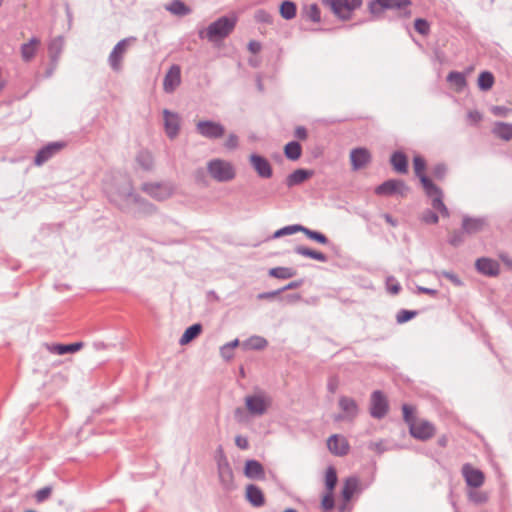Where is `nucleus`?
<instances>
[{
    "label": "nucleus",
    "instance_id": "28",
    "mask_svg": "<svg viewBox=\"0 0 512 512\" xmlns=\"http://www.w3.org/2000/svg\"><path fill=\"white\" fill-rule=\"evenodd\" d=\"M339 406L346 413L345 418L349 420L354 419L358 414V405L356 401L350 397H340Z\"/></svg>",
    "mask_w": 512,
    "mask_h": 512
},
{
    "label": "nucleus",
    "instance_id": "40",
    "mask_svg": "<svg viewBox=\"0 0 512 512\" xmlns=\"http://www.w3.org/2000/svg\"><path fill=\"white\" fill-rule=\"evenodd\" d=\"M495 78L490 71H482L478 76V87L482 91H488L493 87Z\"/></svg>",
    "mask_w": 512,
    "mask_h": 512
},
{
    "label": "nucleus",
    "instance_id": "16",
    "mask_svg": "<svg viewBox=\"0 0 512 512\" xmlns=\"http://www.w3.org/2000/svg\"><path fill=\"white\" fill-rule=\"evenodd\" d=\"M163 116L165 132L170 139H174L180 131V118L177 113L168 109L163 110Z\"/></svg>",
    "mask_w": 512,
    "mask_h": 512
},
{
    "label": "nucleus",
    "instance_id": "51",
    "mask_svg": "<svg viewBox=\"0 0 512 512\" xmlns=\"http://www.w3.org/2000/svg\"><path fill=\"white\" fill-rule=\"evenodd\" d=\"M436 274L439 277H444V278L448 279L456 287H461L464 285L463 281L459 278V276L452 271L443 270V271L437 272Z\"/></svg>",
    "mask_w": 512,
    "mask_h": 512
},
{
    "label": "nucleus",
    "instance_id": "21",
    "mask_svg": "<svg viewBox=\"0 0 512 512\" xmlns=\"http://www.w3.org/2000/svg\"><path fill=\"white\" fill-rule=\"evenodd\" d=\"M181 82V70L178 65H172L166 73L163 81V87L165 92L170 93L179 86Z\"/></svg>",
    "mask_w": 512,
    "mask_h": 512
},
{
    "label": "nucleus",
    "instance_id": "53",
    "mask_svg": "<svg viewBox=\"0 0 512 512\" xmlns=\"http://www.w3.org/2000/svg\"><path fill=\"white\" fill-rule=\"evenodd\" d=\"M413 166L416 176L421 180V177L423 175H426L424 173V170L426 168V162L424 158H422L421 156H415L413 158Z\"/></svg>",
    "mask_w": 512,
    "mask_h": 512
},
{
    "label": "nucleus",
    "instance_id": "20",
    "mask_svg": "<svg viewBox=\"0 0 512 512\" xmlns=\"http://www.w3.org/2000/svg\"><path fill=\"white\" fill-rule=\"evenodd\" d=\"M124 197L126 200H132L133 203L137 204L139 206V210L144 214L151 215L157 210L154 204L135 193L132 187H130V189L124 194Z\"/></svg>",
    "mask_w": 512,
    "mask_h": 512
},
{
    "label": "nucleus",
    "instance_id": "29",
    "mask_svg": "<svg viewBox=\"0 0 512 512\" xmlns=\"http://www.w3.org/2000/svg\"><path fill=\"white\" fill-rule=\"evenodd\" d=\"M165 9L171 14L179 17L189 15L192 12V9L182 0H172L170 3L165 5Z\"/></svg>",
    "mask_w": 512,
    "mask_h": 512
},
{
    "label": "nucleus",
    "instance_id": "58",
    "mask_svg": "<svg viewBox=\"0 0 512 512\" xmlns=\"http://www.w3.org/2000/svg\"><path fill=\"white\" fill-rule=\"evenodd\" d=\"M52 493V488L50 486H45L39 489L35 494V499L37 502H44L46 499L50 497Z\"/></svg>",
    "mask_w": 512,
    "mask_h": 512
},
{
    "label": "nucleus",
    "instance_id": "60",
    "mask_svg": "<svg viewBox=\"0 0 512 512\" xmlns=\"http://www.w3.org/2000/svg\"><path fill=\"white\" fill-rule=\"evenodd\" d=\"M343 4H346L345 13H347L350 18L352 11L361 6L362 0H343Z\"/></svg>",
    "mask_w": 512,
    "mask_h": 512
},
{
    "label": "nucleus",
    "instance_id": "18",
    "mask_svg": "<svg viewBox=\"0 0 512 512\" xmlns=\"http://www.w3.org/2000/svg\"><path fill=\"white\" fill-rule=\"evenodd\" d=\"M487 223L486 217H470L465 215L462 219V229L466 234H476L483 231Z\"/></svg>",
    "mask_w": 512,
    "mask_h": 512
},
{
    "label": "nucleus",
    "instance_id": "9",
    "mask_svg": "<svg viewBox=\"0 0 512 512\" xmlns=\"http://www.w3.org/2000/svg\"><path fill=\"white\" fill-rule=\"evenodd\" d=\"M389 409L388 401L382 391L376 390L371 394L370 415L375 419H382Z\"/></svg>",
    "mask_w": 512,
    "mask_h": 512
},
{
    "label": "nucleus",
    "instance_id": "62",
    "mask_svg": "<svg viewBox=\"0 0 512 512\" xmlns=\"http://www.w3.org/2000/svg\"><path fill=\"white\" fill-rule=\"evenodd\" d=\"M315 251L316 250H313L311 248H308V247H305V246H302V245H298V246H296L294 248V252L296 254L304 256V257H308V258H311V259H313Z\"/></svg>",
    "mask_w": 512,
    "mask_h": 512
},
{
    "label": "nucleus",
    "instance_id": "33",
    "mask_svg": "<svg viewBox=\"0 0 512 512\" xmlns=\"http://www.w3.org/2000/svg\"><path fill=\"white\" fill-rule=\"evenodd\" d=\"M136 162L145 171H150L154 165V159L148 150H140L136 156Z\"/></svg>",
    "mask_w": 512,
    "mask_h": 512
},
{
    "label": "nucleus",
    "instance_id": "2",
    "mask_svg": "<svg viewBox=\"0 0 512 512\" xmlns=\"http://www.w3.org/2000/svg\"><path fill=\"white\" fill-rule=\"evenodd\" d=\"M237 23L235 16H222L212 22L206 29V37L209 41L222 40L229 36Z\"/></svg>",
    "mask_w": 512,
    "mask_h": 512
},
{
    "label": "nucleus",
    "instance_id": "63",
    "mask_svg": "<svg viewBox=\"0 0 512 512\" xmlns=\"http://www.w3.org/2000/svg\"><path fill=\"white\" fill-rule=\"evenodd\" d=\"M467 119L471 125H476L482 120V114L477 110L469 111L467 113Z\"/></svg>",
    "mask_w": 512,
    "mask_h": 512
},
{
    "label": "nucleus",
    "instance_id": "35",
    "mask_svg": "<svg viewBox=\"0 0 512 512\" xmlns=\"http://www.w3.org/2000/svg\"><path fill=\"white\" fill-rule=\"evenodd\" d=\"M493 133L505 141L512 139V124L505 122H497L493 128Z\"/></svg>",
    "mask_w": 512,
    "mask_h": 512
},
{
    "label": "nucleus",
    "instance_id": "11",
    "mask_svg": "<svg viewBox=\"0 0 512 512\" xmlns=\"http://www.w3.org/2000/svg\"><path fill=\"white\" fill-rule=\"evenodd\" d=\"M245 406L251 415L261 416L266 413L269 402L263 395L254 394L245 397Z\"/></svg>",
    "mask_w": 512,
    "mask_h": 512
},
{
    "label": "nucleus",
    "instance_id": "43",
    "mask_svg": "<svg viewBox=\"0 0 512 512\" xmlns=\"http://www.w3.org/2000/svg\"><path fill=\"white\" fill-rule=\"evenodd\" d=\"M447 81L454 85L459 91H461L467 85L465 75L458 71H451L447 75Z\"/></svg>",
    "mask_w": 512,
    "mask_h": 512
},
{
    "label": "nucleus",
    "instance_id": "46",
    "mask_svg": "<svg viewBox=\"0 0 512 512\" xmlns=\"http://www.w3.org/2000/svg\"><path fill=\"white\" fill-rule=\"evenodd\" d=\"M239 345V340L234 339L233 341H230L220 348V354L223 359L230 360L233 358V349L236 348Z\"/></svg>",
    "mask_w": 512,
    "mask_h": 512
},
{
    "label": "nucleus",
    "instance_id": "25",
    "mask_svg": "<svg viewBox=\"0 0 512 512\" xmlns=\"http://www.w3.org/2000/svg\"><path fill=\"white\" fill-rule=\"evenodd\" d=\"M41 40L38 37H32L27 43H23L20 47V53L24 62H30L37 53Z\"/></svg>",
    "mask_w": 512,
    "mask_h": 512
},
{
    "label": "nucleus",
    "instance_id": "7",
    "mask_svg": "<svg viewBox=\"0 0 512 512\" xmlns=\"http://www.w3.org/2000/svg\"><path fill=\"white\" fill-rule=\"evenodd\" d=\"M196 131L202 137L210 140L220 139L225 134V127L212 120H201L196 124Z\"/></svg>",
    "mask_w": 512,
    "mask_h": 512
},
{
    "label": "nucleus",
    "instance_id": "15",
    "mask_svg": "<svg viewBox=\"0 0 512 512\" xmlns=\"http://www.w3.org/2000/svg\"><path fill=\"white\" fill-rule=\"evenodd\" d=\"M410 434L419 440L425 441L430 439L435 433V427L428 421H422L420 423H416V421L411 424L409 428Z\"/></svg>",
    "mask_w": 512,
    "mask_h": 512
},
{
    "label": "nucleus",
    "instance_id": "47",
    "mask_svg": "<svg viewBox=\"0 0 512 512\" xmlns=\"http://www.w3.org/2000/svg\"><path fill=\"white\" fill-rule=\"evenodd\" d=\"M433 209L439 211L443 217H449V210L443 202V193L432 197Z\"/></svg>",
    "mask_w": 512,
    "mask_h": 512
},
{
    "label": "nucleus",
    "instance_id": "32",
    "mask_svg": "<svg viewBox=\"0 0 512 512\" xmlns=\"http://www.w3.org/2000/svg\"><path fill=\"white\" fill-rule=\"evenodd\" d=\"M302 147L297 141H290L284 146V155L288 160L296 161L301 157Z\"/></svg>",
    "mask_w": 512,
    "mask_h": 512
},
{
    "label": "nucleus",
    "instance_id": "19",
    "mask_svg": "<svg viewBox=\"0 0 512 512\" xmlns=\"http://www.w3.org/2000/svg\"><path fill=\"white\" fill-rule=\"evenodd\" d=\"M462 474L468 486L478 488L484 483V474L481 470L473 468L470 464H464Z\"/></svg>",
    "mask_w": 512,
    "mask_h": 512
},
{
    "label": "nucleus",
    "instance_id": "44",
    "mask_svg": "<svg viewBox=\"0 0 512 512\" xmlns=\"http://www.w3.org/2000/svg\"><path fill=\"white\" fill-rule=\"evenodd\" d=\"M337 482H338V476H337L336 468L334 466H329L326 469V473H325V488H326V491H333L334 492V489H335V487L337 485Z\"/></svg>",
    "mask_w": 512,
    "mask_h": 512
},
{
    "label": "nucleus",
    "instance_id": "52",
    "mask_svg": "<svg viewBox=\"0 0 512 512\" xmlns=\"http://www.w3.org/2000/svg\"><path fill=\"white\" fill-rule=\"evenodd\" d=\"M414 28L419 34L423 36L428 35L430 32V24L424 18H417L414 22Z\"/></svg>",
    "mask_w": 512,
    "mask_h": 512
},
{
    "label": "nucleus",
    "instance_id": "49",
    "mask_svg": "<svg viewBox=\"0 0 512 512\" xmlns=\"http://www.w3.org/2000/svg\"><path fill=\"white\" fill-rule=\"evenodd\" d=\"M466 232L461 228V230H455L448 238V243L453 247H458L464 242V235Z\"/></svg>",
    "mask_w": 512,
    "mask_h": 512
},
{
    "label": "nucleus",
    "instance_id": "37",
    "mask_svg": "<svg viewBox=\"0 0 512 512\" xmlns=\"http://www.w3.org/2000/svg\"><path fill=\"white\" fill-rule=\"evenodd\" d=\"M279 12L282 18H284L285 20H291L296 16V4L293 1L284 0L280 4Z\"/></svg>",
    "mask_w": 512,
    "mask_h": 512
},
{
    "label": "nucleus",
    "instance_id": "57",
    "mask_svg": "<svg viewBox=\"0 0 512 512\" xmlns=\"http://www.w3.org/2000/svg\"><path fill=\"white\" fill-rule=\"evenodd\" d=\"M421 220L426 224H437L439 217L436 212L431 209H426L422 212Z\"/></svg>",
    "mask_w": 512,
    "mask_h": 512
},
{
    "label": "nucleus",
    "instance_id": "6",
    "mask_svg": "<svg viewBox=\"0 0 512 512\" xmlns=\"http://www.w3.org/2000/svg\"><path fill=\"white\" fill-rule=\"evenodd\" d=\"M409 188L403 180L388 179L375 188V193L379 196L400 195L405 196Z\"/></svg>",
    "mask_w": 512,
    "mask_h": 512
},
{
    "label": "nucleus",
    "instance_id": "38",
    "mask_svg": "<svg viewBox=\"0 0 512 512\" xmlns=\"http://www.w3.org/2000/svg\"><path fill=\"white\" fill-rule=\"evenodd\" d=\"M420 182L423 186L425 194L430 198L443 193L442 190L437 185H435L427 175H423Z\"/></svg>",
    "mask_w": 512,
    "mask_h": 512
},
{
    "label": "nucleus",
    "instance_id": "26",
    "mask_svg": "<svg viewBox=\"0 0 512 512\" xmlns=\"http://www.w3.org/2000/svg\"><path fill=\"white\" fill-rule=\"evenodd\" d=\"M390 163L397 173L406 174L408 172V158L402 151L393 152Z\"/></svg>",
    "mask_w": 512,
    "mask_h": 512
},
{
    "label": "nucleus",
    "instance_id": "23",
    "mask_svg": "<svg viewBox=\"0 0 512 512\" xmlns=\"http://www.w3.org/2000/svg\"><path fill=\"white\" fill-rule=\"evenodd\" d=\"M244 474L249 479H264L265 471L263 465L257 460H247L245 462Z\"/></svg>",
    "mask_w": 512,
    "mask_h": 512
},
{
    "label": "nucleus",
    "instance_id": "39",
    "mask_svg": "<svg viewBox=\"0 0 512 512\" xmlns=\"http://www.w3.org/2000/svg\"><path fill=\"white\" fill-rule=\"evenodd\" d=\"M296 273V270L291 267H274L269 270V275L277 279H289Z\"/></svg>",
    "mask_w": 512,
    "mask_h": 512
},
{
    "label": "nucleus",
    "instance_id": "17",
    "mask_svg": "<svg viewBox=\"0 0 512 512\" xmlns=\"http://www.w3.org/2000/svg\"><path fill=\"white\" fill-rule=\"evenodd\" d=\"M329 451L336 456H344L348 454L350 446L346 438L337 434L331 435L327 440Z\"/></svg>",
    "mask_w": 512,
    "mask_h": 512
},
{
    "label": "nucleus",
    "instance_id": "12",
    "mask_svg": "<svg viewBox=\"0 0 512 512\" xmlns=\"http://www.w3.org/2000/svg\"><path fill=\"white\" fill-rule=\"evenodd\" d=\"M475 268L478 273L488 277H496L500 274L499 262L488 257L478 258L475 262Z\"/></svg>",
    "mask_w": 512,
    "mask_h": 512
},
{
    "label": "nucleus",
    "instance_id": "3",
    "mask_svg": "<svg viewBox=\"0 0 512 512\" xmlns=\"http://www.w3.org/2000/svg\"><path fill=\"white\" fill-rule=\"evenodd\" d=\"M207 170L210 176L218 182H228L235 178L234 166L222 159H213L208 162Z\"/></svg>",
    "mask_w": 512,
    "mask_h": 512
},
{
    "label": "nucleus",
    "instance_id": "30",
    "mask_svg": "<svg viewBox=\"0 0 512 512\" xmlns=\"http://www.w3.org/2000/svg\"><path fill=\"white\" fill-rule=\"evenodd\" d=\"M202 325L200 323H195L185 329L182 334L179 343L180 345H187L192 342L195 338H197L202 332Z\"/></svg>",
    "mask_w": 512,
    "mask_h": 512
},
{
    "label": "nucleus",
    "instance_id": "34",
    "mask_svg": "<svg viewBox=\"0 0 512 512\" xmlns=\"http://www.w3.org/2000/svg\"><path fill=\"white\" fill-rule=\"evenodd\" d=\"M242 345L248 350H263L267 347L268 341L262 336L254 335L245 340Z\"/></svg>",
    "mask_w": 512,
    "mask_h": 512
},
{
    "label": "nucleus",
    "instance_id": "1",
    "mask_svg": "<svg viewBox=\"0 0 512 512\" xmlns=\"http://www.w3.org/2000/svg\"><path fill=\"white\" fill-rule=\"evenodd\" d=\"M410 0H371L368 10L375 19H379L385 10H398L399 16L409 18L411 16Z\"/></svg>",
    "mask_w": 512,
    "mask_h": 512
},
{
    "label": "nucleus",
    "instance_id": "41",
    "mask_svg": "<svg viewBox=\"0 0 512 512\" xmlns=\"http://www.w3.org/2000/svg\"><path fill=\"white\" fill-rule=\"evenodd\" d=\"M307 238H309L312 241H315L322 245H329L330 240L327 238V236L319 231L311 230L305 226H303V230L301 231Z\"/></svg>",
    "mask_w": 512,
    "mask_h": 512
},
{
    "label": "nucleus",
    "instance_id": "48",
    "mask_svg": "<svg viewBox=\"0 0 512 512\" xmlns=\"http://www.w3.org/2000/svg\"><path fill=\"white\" fill-rule=\"evenodd\" d=\"M417 314L418 311L416 310L401 309L396 315V321L398 324H403L412 320Z\"/></svg>",
    "mask_w": 512,
    "mask_h": 512
},
{
    "label": "nucleus",
    "instance_id": "54",
    "mask_svg": "<svg viewBox=\"0 0 512 512\" xmlns=\"http://www.w3.org/2000/svg\"><path fill=\"white\" fill-rule=\"evenodd\" d=\"M335 506V500H334V492L333 491H326V493L323 495L321 499V507L326 510H332Z\"/></svg>",
    "mask_w": 512,
    "mask_h": 512
},
{
    "label": "nucleus",
    "instance_id": "42",
    "mask_svg": "<svg viewBox=\"0 0 512 512\" xmlns=\"http://www.w3.org/2000/svg\"><path fill=\"white\" fill-rule=\"evenodd\" d=\"M83 342H74L70 344H57L54 346L53 351L58 355H64L67 353H75L83 347Z\"/></svg>",
    "mask_w": 512,
    "mask_h": 512
},
{
    "label": "nucleus",
    "instance_id": "24",
    "mask_svg": "<svg viewBox=\"0 0 512 512\" xmlns=\"http://www.w3.org/2000/svg\"><path fill=\"white\" fill-rule=\"evenodd\" d=\"M313 171L307 169H296L292 173H290L285 180V184L288 188L297 186L308 180L312 177Z\"/></svg>",
    "mask_w": 512,
    "mask_h": 512
},
{
    "label": "nucleus",
    "instance_id": "14",
    "mask_svg": "<svg viewBox=\"0 0 512 512\" xmlns=\"http://www.w3.org/2000/svg\"><path fill=\"white\" fill-rule=\"evenodd\" d=\"M372 160L370 151L364 147L354 148L350 152V161L353 170L357 171L364 168Z\"/></svg>",
    "mask_w": 512,
    "mask_h": 512
},
{
    "label": "nucleus",
    "instance_id": "45",
    "mask_svg": "<svg viewBox=\"0 0 512 512\" xmlns=\"http://www.w3.org/2000/svg\"><path fill=\"white\" fill-rule=\"evenodd\" d=\"M303 230V225L301 224H293L284 226L278 230H276L273 234V238L277 239L286 235H292L297 232H301Z\"/></svg>",
    "mask_w": 512,
    "mask_h": 512
},
{
    "label": "nucleus",
    "instance_id": "36",
    "mask_svg": "<svg viewBox=\"0 0 512 512\" xmlns=\"http://www.w3.org/2000/svg\"><path fill=\"white\" fill-rule=\"evenodd\" d=\"M323 4L329 6L334 14L338 16L342 20L349 19V15L345 13V5L343 4V0H323Z\"/></svg>",
    "mask_w": 512,
    "mask_h": 512
},
{
    "label": "nucleus",
    "instance_id": "64",
    "mask_svg": "<svg viewBox=\"0 0 512 512\" xmlns=\"http://www.w3.org/2000/svg\"><path fill=\"white\" fill-rule=\"evenodd\" d=\"M235 444L241 450H247L249 448L248 438L242 435H237L235 437Z\"/></svg>",
    "mask_w": 512,
    "mask_h": 512
},
{
    "label": "nucleus",
    "instance_id": "31",
    "mask_svg": "<svg viewBox=\"0 0 512 512\" xmlns=\"http://www.w3.org/2000/svg\"><path fill=\"white\" fill-rule=\"evenodd\" d=\"M358 485H359V480L357 477H355V476L348 477L345 480L343 488H342V492H341L342 498L347 502L350 501L351 498L353 497L354 493L356 492Z\"/></svg>",
    "mask_w": 512,
    "mask_h": 512
},
{
    "label": "nucleus",
    "instance_id": "4",
    "mask_svg": "<svg viewBox=\"0 0 512 512\" xmlns=\"http://www.w3.org/2000/svg\"><path fill=\"white\" fill-rule=\"evenodd\" d=\"M141 190L156 201H165L174 194L175 187L171 182H145Z\"/></svg>",
    "mask_w": 512,
    "mask_h": 512
},
{
    "label": "nucleus",
    "instance_id": "27",
    "mask_svg": "<svg viewBox=\"0 0 512 512\" xmlns=\"http://www.w3.org/2000/svg\"><path fill=\"white\" fill-rule=\"evenodd\" d=\"M64 48L63 36H57L48 43V54L51 62H58Z\"/></svg>",
    "mask_w": 512,
    "mask_h": 512
},
{
    "label": "nucleus",
    "instance_id": "5",
    "mask_svg": "<svg viewBox=\"0 0 512 512\" xmlns=\"http://www.w3.org/2000/svg\"><path fill=\"white\" fill-rule=\"evenodd\" d=\"M136 40H137L136 37L130 36V37L120 40L113 47V49L108 57L109 65L113 71L118 72L121 70L124 54L126 53L128 46L130 44L134 43Z\"/></svg>",
    "mask_w": 512,
    "mask_h": 512
},
{
    "label": "nucleus",
    "instance_id": "55",
    "mask_svg": "<svg viewBox=\"0 0 512 512\" xmlns=\"http://www.w3.org/2000/svg\"><path fill=\"white\" fill-rule=\"evenodd\" d=\"M306 16L309 20L314 23H318L321 20V12L317 4H311L306 10Z\"/></svg>",
    "mask_w": 512,
    "mask_h": 512
},
{
    "label": "nucleus",
    "instance_id": "13",
    "mask_svg": "<svg viewBox=\"0 0 512 512\" xmlns=\"http://www.w3.org/2000/svg\"><path fill=\"white\" fill-rule=\"evenodd\" d=\"M217 468L222 487L225 490H231L234 487V476L232 468L226 457L223 456L222 459L218 461Z\"/></svg>",
    "mask_w": 512,
    "mask_h": 512
},
{
    "label": "nucleus",
    "instance_id": "59",
    "mask_svg": "<svg viewBox=\"0 0 512 512\" xmlns=\"http://www.w3.org/2000/svg\"><path fill=\"white\" fill-rule=\"evenodd\" d=\"M447 167L443 163H438L433 167L432 174L436 179H443L446 175Z\"/></svg>",
    "mask_w": 512,
    "mask_h": 512
},
{
    "label": "nucleus",
    "instance_id": "50",
    "mask_svg": "<svg viewBox=\"0 0 512 512\" xmlns=\"http://www.w3.org/2000/svg\"><path fill=\"white\" fill-rule=\"evenodd\" d=\"M254 19L257 23L272 24L273 15L264 9H259L254 14Z\"/></svg>",
    "mask_w": 512,
    "mask_h": 512
},
{
    "label": "nucleus",
    "instance_id": "10",
    "mask_svg": "<svg viewBox=\"0 0 512 512\" xmlns=\"http://www.w3.org/2000/svg\"><path fill=\"white\" fill-rule=\"evenodd\" d=\"M249 162L260 178L269 179L272 177V165L264 156L252 153L249 156Z\"/></svg>",
    "mask_w": 512,
    "mask_h": 512
},
{
    "label": "nucleus",
    "instance_id": "22",
    "mask_svg": "<svg viewBox=\"0 0 512 512\" xmlns=\"http://www.w3.org/2000/svg\"><path fill=\"white\" fill-rule=\"evenodd\" d=\"M246 500L254 507H262L265 504V497L262 490L255 484L246 487Z\"/></svg>",
    "mask_w": 512,
    "mask_h": 512
},
{
    "label": "nucleus",
    "instance_id": "61",
    "mask_svg": "<svg viewBox=\"0 0 512 512\" xmlns=\"http://www.w3.org/2000/svg\"><path fill=\"white\" fill-rule=\"evenodd\" d=\"M239 145V138L236 134L234 133H230L225 141V144L224 146L228 149V150H234L238 147Z\"/></svg>",
    "mask_w": 512,
    "mask_h": 512
},
{
    "label": "nucleus",
    "instance_id": "56",
    "mask_svg": "<svg viewBox=\"0 0 512 512\" xmlns=\"http://www.w3.org/2000/svg\"><path fill=\"white\" fill-rule=\"evenodd\" d=\"M403 411V419L408 424L409 428L411 427V424L415 422L414 417V408L411 405L403 404L402 406Z\"/></svg>",
    "mask_w": 512,
    "mask_h": 512
},
{
    "label": "nucleus",
    "instance_id": "8",
    "mask_svg": "<svg viewBox=\"0 0 512 512\" xmlns=\"http://www.w3.org/2000/svg\"><path fill=\"white\" fill-rule=\"evenodd\" d=\"M65 146L66 143L63 141L48 143L38 150L34 158V164L36 166H42L51 158H53L57 153H59Z\"/></svg>",
    "mask_w": 512,
    "mask_h": 512
}]
</instances>
